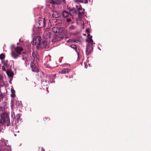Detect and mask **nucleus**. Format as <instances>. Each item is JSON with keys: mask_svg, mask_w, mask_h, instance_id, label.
<instances>
[{"mask_svg": "<svg viewBox=\"0 0 151 151\" xmlns=\"http://www.w3.org/2000/svg\"><path fill=\"white\" fill-rule=\"evenodd\" d=\"M71 19L70 18H67V21L68 22H70L71 21Z\"/></svg>", "mask_w": 151, "mask_h": 151, "instance_id": "nucleus-30", "label": "nucleus"}, {"mask_svg": "<svg viewBox=\"0 0 151 151\" xmlns=\"http://www.w3.org/2000/svg\"><path fill=\"white\" fill-rule=\"evenodd\" d=\"M30 66L33 72H38V70L35 64L33 62L30 63Z\"/></svg>", "mask_w": 151, "mask_h": 151, "instance_id": "nucleus-7", "label": "nucleus"}, {"mask_svg": "<svg viewBox=\"0 0 151 151\" xmlns=\"http://www.w3.org/2000/svg\"><path fill=\"white\" fill-rule=\"evenodd\" d=\"M0 80H2V76L0 75Z\"/></svg>", "mask_w": 151, "mask_h": 151, "instance_id": "nucleus-37", "label": "nucleus"}, {"mask_svg": "<svg viewBox=\"0 0 151 151\" xmlns=\"http://www.w3.org/2000/svg\"><path fill=\"white\" fill-rule=\"evenodd\" d=\"M52 16L55 18H57L60 16V14L56 11L52 10Z\"/></svg>", "mask_w": 151, "mask_h": 151, "instance_id": "nucleus-12", "label": "nucleus"}, {"mask_svg": "<svg viewBox=\"0 0 151 151\" xmlns=\"http://www.w3.org/2000/svg\"><path fill=\"white\" fill-rule=\"evenodd\" d=\"M86 31L87 33H89V30L88 29H87L86 30Z\"/></svg>", "mask_w": 151, "mask_h": 151, "instance_id": "nucleus-35", "label": "nucleus"}, {"mask_svg": "<svg viewBox=\"0 0 151 151\" xmlns=\"http://www.w3.org/2000/svg\"><path fill=\"white\" fill-rule=\"evenodd\" d=\"M20 116L19 115H17L16 116L15 118H14L13 119V121L12 123V125H13V123L14 120L15 121V123L16 125L15 127L16 128L17 127V126L21 122V120L20 119Z\"/></svg>", "mask_w": 151, "mask_h": 151, "instance_id": "nucleus-6", "label": "nucleus"}, {"mask_svg": "<svg viewBox=\"0 0 151 151\" xmlns=\"http://www.w3.org/2000/svg\"><path fill=\"white\" fill-rule=\"evenodd\" d=\"M51 3L56 4H60L61 2H64L65 0H50Z\"/></svg>", "mask_w": 151, "mask_h": 151, "instance_id": "nucleus-10", "label": "nucleus"}, {"mask_svg": "<svg viewBox=\"0 0 151 151\" xmlns=\"http://www.w3.org/2000/svg\"><path fill=\"white\" fill-rule=\"evenodd\" d=\"M52 31L55 33H58L60 32L59 28L57 27H55L52 29Z\"/></svg>", "mask_w": 151, "mask_h": 151, "instance_id": "nucleus-15", "label": "nucleus"}, {"mask_svg": "<svg viewBox=\"0 0 151 151\" xmlns=\"http://www.w3.org/2000/svg\"><path fill=\"white\" fill-rule=\"evenodd\" d=\"M92 36H91L89 37H88L87 39L86 40V42L88 43L91 44L92 45H93V40L92 39Z\"/></svg>", "mask_w": 151, "mask_h": 151, "instance_id": "nucleus-14", "label": "nucleus"}, {"mask_svg": "<svg viewBox=\"0 0 151 151\" xmlns=\"http://www.w3.org/2000/svg\"><path fill=\"white\" fill-rule=\"evenodd\" d=\"M49 81H47V80L45 81H43L42 82V84H45V85H46V86H47V84H49Z\"/></svg>", "mask_w": 151, "mask_h": 151, "instance_id": "nucleus-23", "label": "nucleus"}, {"mask_svg": "<svg viewBox=\"0 0 151 151\" xmlns=\"http://www.w3.org/2000/svg\"><path fill=\"white\" fill-rule=\"evenodd\" d=\"M31 86L34 87H35L36 86V83L35 82H32L31 84Z\"/></svg>", "mask_w": 151, "mask_h": 151, "instance_id": "nucleus-29", "label": "nucleus"}, {"mask_svg": "<svg viewBox=\"0 0 151 151\" xmlns=\"http://www.w3.org/2000/svg\"><path fill=\"white\" fill-rule=\"evenodd\" d=\"M2 70L4 71H5L6 69L4 66H2Z\"/></svg>", "mask_w": 151, "mask_h": 151, "instance_id": "nucleus-31", "label": "nucleus"}, {"mask_svg": "<svg viewBox=\"0 0 151 151\" xmlns=\"http://www.w3.org/2000/svg\"><path fill=\"white\" fill-rule=\"evenodd\" d=\"M70 47L75 50L78 53V50L77 49V47L76 45H70Z\"/></svg>", "mask_w": 151, "mask_h": 151, "instance_id": "nucleus-16", "label": "nucleus"}, {"mask_svg": "<svg viewBox=\"0 0 151 151\" xmlns=\"http://www.w3.org/2000/svg\"><path fill=\"white\" fill-rule=\"evenodd\" d=\"M23 50L22 47L17 46L15 48L14 50L12 51L11 55L12 57L14 59H16L22 54V52Z\"/></svg>", "mask_w": 151, "mask_h": 151, "instance_id": "nucleus-3", "label": "nucleus"}, {"mask_svg": "<svg viewBox=\"0 0 151 151\" xmlns=\"http://www.w3.org/2000/svg\"><path fill=\"white\" fill-rule=\"evenodd\" d=\"M40 149H41V151H45V150L43 147H41V148H40Z\"/></svg>", "mask_w": 151, "mask_h": 151, "instance_id": "nucleus-34", "label": "nucleus"}, {"mask_svg": "<svg viewBox=\"0 0 151 151\" xmlns=\"http://www.w3.org/2000/svg\"><path fill=\"white\" fill-rule=\"evenodd\" d=\"M89 0V1H90V0ZM84 3L85 4H87L88 2V0H84Z\"/></svg>", "mask_w": 151, "mask_h": 151, "instance_id": "nucleus-33", "label": "nucleus"}, {"mask_svg": "<svg viewBox=\"0 0 151 151\" xmlns=\"http://www.w3.org/2000/svg\"><path fill=\"white\" fill-rule=\"evenodd\" d=\"M46 38H49L51 36V33L50 32H48L46 34Z\"/></svg>", "mask_w": 151, "mask_h": 151, "instance_id": "nucleus-19", "label": "nucleus"}, {"mask_svg": "<svg viewBox=\"0 0 151 151\" xmlns=\"http://www.w3.org/2000/svg\"><path fill=\"white\" fill-rule=\"evenodd\" d=\"M4 97V93H1L0 94V102L2 100Z\"/></svg>", "mask_w": 151, "mask_h": 151, "instance_id": "nucleus-20", "label": "nucleus"}, {"mask_svg": "<svg viewBox=\"0 0 151 151\" xmlns=\"http://www.w3.org/2000/svg\"><path fill=\"white\" fill-rule=\"evenodd\" d=\"M6 124L7 126L11 125L10 119L9 116L6 113H4L1 116V119H0V126Z\"/></svg>", "mask_w": 151, "mask_h": 151, "instance_id": "nucleus-2", "label": "nucleus"}, {"mask_svg": "<svg viewBox=\"0 0 151 151\" xmlns=\"http://www.w3.org/2000/svg\"><path fill=\"white\" fill-rule=\"evenodd\" d=\"M44 120L45 121H48L49 119L47 117H45L44 119Z\"/></svg>", "mask_w": 151, "mask_h": 151, "instance_id": "nucleus-28", "label": "nucleus"}, {"mask_svg": "<svg viewBox=\"0 0 151 151\" xmlns=\"http://www.w3.org/2000/svg\"><path fill=\"white\" fill-rule=\"evenodd\" d=\"M46 67L47 68H50V66L49 65H46Z\"/></svg>", "mask_w": 151, "mask_h": 151, "instance_id": "nucleus-36", "label": "nucleus"}, {"mask_svg": "<svg viewBox=\"0 0 151 151\" xmlns=\"http://www.w3.org/2000/svg\"><path fill=\"white\" fill-rule=\"evenodd\" d=\"M62 39V37L59 35H55L53 38L52 41L53 42H56L61 41Z\"/></svg>", "mask_w": 151, "mask_h": 151, "instance_id": "nucleus-8", "label": "nucleus"}, {"mask_svg": "<svg viewBox=\"0 0 151 151\" xmlns=\"http://www.w3.org/2000/svg\"><path fill=\"white\" fill-rule=\"evenodd\" d=\"M77 11L75 9H70L69 14L71 16L73 14H76Z\"/></svg>", "mask_w": 151, "mask_h": 151, "instance_id": "nucleus-13", "label": "nucleus"}, {"mask_svg": "<svg viewBox=\"0 0 151 151\" xmlns=\"http://www.w3.org/2000/svg\"><path fill=\"white\" fill-rule=\"evenodd\" d=\"M11 96L12 98H14L15 96V91L13 88H12L11 89Z\"/></svg>", "mask_w": 151, "mask_h": 151, "instance_id": "nucleus-17", "label": "nucleus"}, {"mask_svg": "<svg viewBox=\"0 0 151 151\" xmlns=\"http://www.w3.org/2000/svg\"><path fill=\"white\" fill-rule=\"evenodd\" d=\"M32 55L33 57H34L35 59V58H36V59L37 58V56L36 54V53L35 52H33L32 53Z\"/></svg>", "mask_w": 151, "mask_h": 151, "instance_id": "nucleus-25", "label": "nucleus"}, {"mask_svg": "<svg viewBox=\"0 0 151 151\" xmlns=\"http://www.w3.org/2000/svg\"><path fill=\"white\" fill-rule=\"evenodd\" d=\"M68 15V13L66 11H64L63 13V16L65 17H67Z\"/></svg>", "mask_w": 151, "mask_h": 151, "instance_id": "nucleus-18", "label": "nucleus"}, {"mask_svg": "<svg viewBox=\"0 0 151 151\" xmlns=\"http://www.w3.org/2000/svg\"><path fill=\"white\" fill-rule=\"evenodd\" d=\"M6 73L7 75L9 77L11 78L13 76L14 73L10 70L9 69L7 70L6 71Z\"/></svg>", "mask_w": 151, "mask_h": 151, "instance_id": "nucleus-11", "label": "nucleus"}, {"mask_svg": "<svg viewBox=\"0 0 151 151\" xmlns=\"http://www.w3.org/2000/svg\"><path fill=\"white\" fill-rule=\"evenodd\" d=\"M84 13L83 12H78V15L79 17H80V16H81V15L83 14Z\"/></svg>", "mask_w": 151, "mask_h": 151, "instance_id": "nucleus-27", "label": "nucleus"}, {"mask_svg": "<svg viewBox=\"0 0 151 151\" xmlns=\"http://www.w3.org/2000/svg\"><path fill=\"white\" fill-rule=\"evenodd\" d=\"M76 3H84V0H73Z\"/></svg>", "mask_w": 151, "mask_h": 151, "instance_id": "nucleus-21", "label": "nucleus"}, {"mask_svg": "<svg viewBox=\"0 0 151 151\" xmlns=\"http://www.w3.org/2000/svg\"><path fill=\"white\" fill-rule=\"evenodd\" d=\"M4 85V83L3 80H0V86H3Z\"/></svg>", "mask_w": 151, "mask_h": 151, "instance_id": "nucleus-24", "label": "nucleus"}, {"mask_svg": "<svg viewBox=\"0 0 151 151\" xmlns=\"http://www.w3.org/2000/svg\"><path fill=\"white\" fill-rule=\"evenodd\" d=\"M92 45H91L89 44L87 45L86 50V55H89L92 52L93 47Z\"/></svg>", "mask_w": 151, "mask_h": 151, "instance_id": "nucleus-5", "label": "nucleus"}, {"mask_svg": "<svg viewBox=\"0 0 151 151\" xmlns=\"http://www.w3.org/2000/svg\"><path fill=\"white\" fill-rule=\"evenodd\" d=\"M7 63H8L7 60L6 61H4V62L3 63V64H4V65L6 67L7 66V65H8Z\"/></svg>", "mask_w": 151, "mask_h": 151, "instance_id": "nucleus-26", "label": "nucleus"}, {"mask_svg": "<svg viewBox=\"0 0 151 151\" xmlns=\"http://www.w3.org/2000/svg\"><path fill=\"white\" fill-rule=\"evenodd\" d=\"M39 26L38 27L40 28L44 27L45 25V20L44 18H40L38 21Z\"/></svg>", "mask_w": 151, "mask_h": 151, "instance_id": "nucleus-4", "label": "nucleus"}, {"mask_svg": "<svg viewBox=\"0 0 151 151\" xmlns=\"http://www.w3.org/2000/svg\"><path fill=\"white\" fill-rule=\"evenodd\" d=\"M42 39L40 36H37L33 41L35 44L37 45V49H43L46 48L47 46V42L45 40H43L41 42Z\"/></svg>", "mask_w": 151, "mask_h": 151, "instance_id": "nucleus-1", "label": "nucleus"}, {"mask_svg": "<svg viewBox=\"0 0 151 151\" xmlns=\"http://www.w3.org/2000/svg\"><path fill=\"white\" fill-rule=\"evenodd\" d=\"M22 53L24 54L25 53V52H23Z\"/></svg>", "mask_w": 151, "mask_h": 151, "instance_id": "nucleus-40", "label": "nucleus"}, {"mask_svg": "<svg viewBox=\"0 0 151 151\" xmlns=\"http://www.w3.org/2000/svg\"><path fill=\"white\" fill-rule=\"evenodd\" d=\"M70 71V69L68 68H66L60 71H59V73L61 74H64L68 73Z\"/></svg>", "mask_w": 151, "mask_h": 151, "instance_id": "nucleus-9", "label": "nucleus"}, {"mask_svg": "<svg viewBox=\"0 0 151 151\" xmlns=\"http://www.w3.org/2000/svg\"><path fill=\"white\" fill-rule=\"evenodd\" d=\"M90 36V34H88V35L87 37L89 36Z\"/></svg>", "mask_w": 151, "mask_h": 151, "instance_id": "nucleus-39", "label": "nucleus"}, {"mask_svg": "<svg viewBox=\"0 0 151 151\" xmlns=\"http://www.w3.org/2000/svg\"><path fill=\"white\" fill-rule=\"evenodd\" d=\"M81 9H82V8H79L78 9V10H80Z\"/></svg>", "mask_w": 151, "mask_h": 151, "instance_id": "nucleus-38", "label": "nucleus"}, {"mask_svg": "<svg viewBox=\"0 0 151 151\" xmlns=\"http://www.w3.org/2000/svg\"><path fill=\"white\" fill-rule=\"evenodd\" d=\"M0 151H8V150L7 149H3L1 150Z\"/></svg>", "mask_w": 151, "mask_h": 151, "instance_id": "nucleus-32", "label": "nucleus"}, {"mask_svg": "<svg viewBox=\"0 0 151 151\" xmlns=\"http://www.w3.org/2000/svg\"><path fill=\"white\" fill-rule=\"evenodd\" d=\"M5 58V55L3 54H1L0 55V59L3 60Z\"/></svg>", "mask_w": 151, "mask_h": 151, "instance_id": "nucleus-22", "label": "nucleus"}]
</instances>
